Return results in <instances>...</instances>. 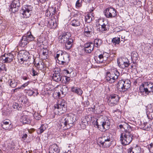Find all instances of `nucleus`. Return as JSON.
Segmentation results:
<instances>
[{
    "label": "nucleus",
    "instance_id": "nucleus-1",
    "mask_svg": "<svg viewBox=\"0 0 153 153\" xmlns=\"http://www.w3.org/2000/svg\"><path fill=\"white\" fill-rule=\"evenodd\" d=\"M119 126L123 131L120 136L122 144L124 145H128L131 142L133 137L131 132L132 130L131 126L128 124L125 123L123 124H120Z\"/></svg>",
    "mask_w": 153,
    "mask_h": 153
},
{
    "label": "nucleus",
    "instance_id": "nucleus-2",
    "mask_svg": "<svg viewBox=\"0 0 153 153\" xmlns=\"http://www.w3.org/2000/svg\"><path fill=\"white\" fill-rule=\"evenodd\" d=\"M75 120V116L74 115L72 114L64 115L59 120V127L63 130L69 129L73 126Z\"/></svg>",
    "mask_w": 153,
    "mask_h": 153
},
{
    "label": "nucleus",
    "instance_id": "nucleus-3",
    "mask_svg": "<svg viewBox=\"0 0 153 153\" xmlns=\"http://www.w3.org/2000/svg\"><path fill=\"white\" fill-rule=\"evenodd\" d=\"M55 58L57 59V62L59 64L62 65L68 64L70 59L68 53L61 51H59L57 52Z\"/></svg>",
    "mask_w": 153,
    "mask_h": 153
},
{
    "label": "nucleus",
    "instance_id": "nucleus-4",
    "mask_svg": "<svg viewBox=\"0 0 153 153\" xmlns=\"http://www.w3.org/2000/svg\"><path fill=\"white\" fill-rule=\"evenodd\" d=\"M54 111L56 114L60 115L63 113L66 110V103L65 100H59L56 104L54 105Z\"/></svg>",
    "mask_w": 153,
    "mask_h": 153
},
{
    "label": "nucleus",
    "instance_id": "nucleus-5",
    "mask_svg": "<svg viewBox=\"0 0 153 153\" xmlns=\"http://www.w3.org/2000/svg\"><path fill=\"white\" fill-rule=\"evenodd\" d=\"M130 86L131 82L128 79H123L119 80L117 85L119 90L123 92L127 91L130 88Z\"/></svg>",
    "mask_w": 153,
    "mask_h": 153
},
{
    "label": "nucleus",
    "instance_id": "nucleus-6",
    "mask_svg": "<svg viewBox=\"0 0 153 153\" xmlns=\"http://www.w3.org/2000/svg\"><path fill=\"white\" fill-rule=\"evenodd\" d=\"M34 37L30 32H28L26 34H25L22 38L19 43V46L24 47L28 44L29 42L34 40Z\"/></svg>",
    "mask_w": 153,
    "mask_h": 153
},
{
    "label": "nucleus",
    "instance_id": "nucleus-7",
    "mask_svg": "<svg viewBox=\"0 0 153 153\" xmlns=\"http://www.w3.org/2000/svg\"><path fill=\"white\" fill-rule=\"evenodd\" d=\"M107 102L108 104L111 106L117 104L120 99L119 96L115 94H107Z\"/></svg>",
    "mask_w": 153,
    "mask_h": 153
},
{
    "label": "nucleus",
    "instance_id": "nucleus-8",
    "mask_svg": "<svg viewBox=\"0 0 153 153\" xmlns=\"http://www.w3.org/2000/svg\"><path fill=\"white\" fill-rule=\"evenodd\" d=\"M119 75V73L117 70L114 73L108 72L106 73V80L109 83H112L118 79Z\"/></svg>",
    "mask_w": 153,
    "mask_h": 153
},
{
    "label": "nucleus",
    "instance_id": "nucleus-9",
    "mask_svg": "<svg viewBox=\"0 0 153 153\" xmlns=\"http://www.w3.org/2000/svg\"><path fill=\"white\" fill-rule=\"evenodd\" d=\"M33 9L31 5H25L23 6L20 10V13L25 18H28L30 15Z\"/></svg>",
    "mask_w": 153,
    "mask_h": 153
},
{
    "label": "nucleus",
    "instance_id": "nucleus-10",
    "mask_svg": "<svg viewBox=\"0 0 153 153\" xmlns=\"http://www.w3.org/2000/svg\"><path fill=\"white\" fill-rule=\"evenodd\" d=\"M29 54L28 52L25 50H22L20 51L18 59L21 64L23 63L25 61H29V59L30 58Z\"/></svg>",
    "mask_w": 153,
    "mask_h": 153
},
{
    "label": "nucleus",
    "instance_id": "nucleus-11",
    "mask_svg": "<svg viewBox=\"0 0 153 153\" xmlns=\"http://www.w3.org/2000/svg\"><path fill=\"white\" fill-rule=\"evenodd\" d=\"M117 62L119 66L123 69L127 68L130 65L128 60L126 57L120 58L118 59Z\"/></svg>",
    "mask_w": 153,
    "mask_h": 153
},
{
    "label": "nucleus",
    "instance_id": "nucleus-12",
    "mask_svg": "<svg viewBox=\"0 0 153 153\" xmlns=\"http://www.w3.org/2000/svg\"><path fill=\"white\" fill-rule=\"evenodd\" d=\"M70 37L71 34L69 32L63 33L59 36V41L60 43H64L66 42Z\"/></svg>",
    "mask_w": 153,
    "mask_h": 153
},
{
    "label": "nucleus",
    "instance_id": "nucleus-13",
    "mask_svg": "<svg viewBox=\"0 0 153 153\" xmlns=\"http://www.w3.org/2000/svg\"><path fill=\"white\" fill-rule=\"evenodd\" d=\"M20 6V4L19 0H13L10 5V10L13 12L14 13L18 10L19 7Z\"/></svg>",
    "mask_w": 153,
    "mask_h": 153
},
{
    "label": "nucleus",
    "instance_id": "nucleus-14",
    "mask_svg": "<svg viewBox=\"0 0 153 153\" xmlns=\"http://www.w3.org/2000/svg\"><path fill=\"white\" fill-rule=\"evenodd\" d=\"M140 128L147 131L153 130V122H144L140 126Z\"/></svg>",
    "mask_w": 153,
    "mask_h": 153
},
{
    "label": "nucleus",
    "instance_id": "nucleus-15",
    "mask_svg": "<svg viewBox=\"0 0 153 153\" xmlns=\"http://www.w3.org/2000/svg\"><path fill=\"white\" fill-rule=\"evenodd\" d=\"M68 90V88L67 86L66 85H63L60 91H58L55 92V94L57 95L58 97H62L65 95Z\"/></svg>",
    "mask_w": 153,
    "mask_h": 153
},
{
    "label": "nucleus",
    "instance_id": "nucleus-16",
    "mask_svg": "<svg viewBox=\"0 0 153 153\" xmlns=\"http://www.w3.org/2000/svg\"><path fill=\"white\" fill-rule=\"evenodd\" d=\"M14 58V56L12 53H8L7 54H5L1 57L4 63L10 62H11Z\"/></svg>",
    "mask_w": 153,
    "mask_h": 153
},
{
    "label": "nucleus",
    "instance_id": "nucleus-17",
    "mask_svg": "<svg viewBox=\"0 0 153 153\" xmlns=\"http://www.w3.org/2000/svg\"><path fill=\"white\" fill-rule=\"evenodd\" d=\"M94 44L92 42H88L85 45L84 48L82 50L83 51L86 53H90L93 50Z\"/></svg>",
    "mask_w": 153,
    "mask_h": 153
},
{
    "label": "nucleus",
    "instance_id": "nucleus-18",
    "mask_svg": "<svg viewBox=\"0 0 153 153\" xmlns=\"http://www.w3.org/2000/svg\"><path fill=\"white\" fill-rule=\"evenodd\" d=\"M105 19H100L98 21V25L99 27L97 28V30L99 32L104 33L105 30V25L104 23Z\"/></svg>",
    "mask_w": 153,
    "mask_h": 153
},
{
    "label": "nucleus",
    "instance_id": "nucleus-19",
    "mask_svg": "<svg viewBox=\"0 0 153 153\" xmlns=\"http://www.w3.org/2000/svg\"><path fill=\"white\" fill-rule=\"evenodd\" d=\"M106 17L108 18H111L115 17L116 16V11L113 8L110 7L107 8L106 9Z\"/></svg>",
    "mask_w": 153,
    "mask_h": 153
},
{
    "label": "nucleus",
    "instance_id": "nucleus-20",
    "mask_svg": "<svg viewBox=\"0 0 153 153\" xmlns=\"http://www.w3.org/2000/svg\"><path fill=\"white\" fill-rule=\"evenodd\" d=\"M49 151V153H59L60 150L56 144H53L50 146Z\"/></svg>",
    "mask_w": 153,
    "mask_h": 153
},
{
    "label": "nucleus",
    "instance_id": "nucleus-21",
    "mask_svg": "<svg viewBox=\"0 0 153 153\" xmlns=\"http://www.w3.org/2000/svg\"><path fill=\"white\" fill-rule=\"evenodd\" d=\"M11 124L10 120H4L1 122V127L5 129L11 130Z\"/></svg>",
    "mask_w": 153,
    "mask_h": 153
},
{
    "label": "nucleus",
    "instance_id": "nucleus-22",
    "mask_svg": "<svg viewBox=\"0 0 153 153\" xmlns=\"http://www.w3.org/2000/svg\"><path fill=\"white\" fill-rule=\"evenodd\" d=\"M140 92L141 93L144 94L145 93L147 95H149L148 89L147 88L146 82L144 83V84H142L140 86L139 88Z\"/></svg>",
    "mask_w": 153,
    "mask_h": 153
},
{
    "label": "nucleus",
    "instance_id": "nucleus-23",
    "mask_svg": "<svg viewBox=\"0 0 153 153\" xmlns=\"http://www.w3.org/2000/svg\"><path fill=\"white\" fill-rule=\"evenodd\" d=\"M48 54V51L46 49H41L39 51V56L42 59H45L47 58Z\"/></svg>",
    "mask_w": 153,
    "mask_h": 153
},
{
    "label": "nucleus",
    "instance_id": "nucleus-24",
    "mask_svg": "<svg viewBox=\"0 0 153 153\" xmlns=\"http://www.w3.org/2000/svg\"><path fill=\"white\" fill-rule=\"evenodd\" d=\"M129 149H131L132 153H144V150L140 146H137L135 147H131Z\"/></svg>",
    "mask_w": 153,
    "mask_h": 153
},
{
    "label": "nucleus",
    "instance_id": "nucleus-25",
    "mask_svg": "<svg viewBox=\"0 0 153 153\" xmlns=\"http://www.w3.org/2000/svg\"><path fill=\"white\" fill-rule=\"evenodd\" d=\"M48 25L51 28H56L57 26V25L55 19H50L48 21Z\"/></svg>",
    "mask_w": 153,
    "mask_h": 153
},
{
    "label": "nucleus",
    "instance_id": "nucleus-26",
    "mask_svg": "<svg viewBox=\"0 0 153 153\" xmlns=\"http://www.w3.org/2000/svg\"><path fill=\"white\" fill-rule=\"evenodd\" d=\"M92 29L90 25L86 26L85 28V34L87 36H89L92 33Z\"/></svg>",
    "mask_w": 153,
    "mask_h": 153
},
{
    "label": "nucleus",
    "instance_id": "nucleus-27",
    "mask_svg": "<svg viewBox=\"0 0 153 153\" xmlns=\"http://www.w3.org/2000/svg\"><path fill=\"white\" fill-rule=\"evenodd\" d=\"M34 65L37 68L40 70H43L46 67V65L44 64V63L42 61H39L37 63L35 62Z\"/></svg>",
    "mask_w": 153,
    "mask_h": 153
},
{
    "label": "nucleus",
    "instance_id": "nucleus-28",
    "mask_svg": "<svg viewBox=\"0 0 153 153\" xmlns=\"http://www.w3.org/2000/svg\"><path fill=\"white\" fill-rule=\"evenodd\" d=\"M71 91L72 92L79 95H81L83 93L82 90L78 87H72L71 88Z\"/></svg>",
    "mask_w": 153,
    "mask_h": 153
},
{
    "label": "nucleus",
    "instance_id": "nucleus-29",
    "mask_svg": "<svg viewBox=\"0 0 153 153\" xmlns=\"http://www.w3.org/2000/svg\"><path fill=\"white\" fill-rule=\"evenodd\" d=\"M73 42V40L72 39L70 38L67 40L66 42H65L66 48L67 50H69L72 46Z\"/></svg>",
    "mask_w": 153,
    "mask_h": 153
},
{
    "label": "nucleus",
    "instance_id": "nucleus-30",
    "mask_svg": "<svg viewBox=\"0 0 153 153\" xmlns=\"http://www.w3.org/2000/svg\"><path fill=\"white\" fill-rule=\"evenodd\" d=\"M52 79L54 81L57 82L61 81L62 77L60 74H53L52 76Z\"/></svg>",
    "mask_w": 153,
    "mask_h": 153
},
{
    "label": "nucleus",
    "instance_id": "nucleus-31",
    "mask_svg": "<svg viewBox=\"0 0 153 153\" xmlns=\"http://www.w3.org/2000/svg\"><path fill=\"white\" fill-rule=\"evenodd\" d=\"M9 85L12 88L15 87L17 85V82L16 80L14 79H10L7 82Z\"/></svg>",
    "mask_w": 153,
    "mask_h": 153
},
{
    "label": "nucleus",
    "instance_id": "nucleus-32",
    "mask_svg": "<svg viewBox=\"0 0 153 153\" xmlns=\"http://www.w3.org/2000/svg\"><path fill=\"white\" fill-rule=\"evenodd\" d=\"M106 134L107 135V136L108 137V135L109 138L108 137L107 138V139H106V147H109L112 144V141L111 140V139H110V135L111 136V134H110L109 135L108 133L106 132Z\"/></svg>",
    "mask_w": 153,
    "mask_h": 153
},
{
    "label": "nucleus",
    "instance_id": "nucleus-33",
    "mask_svg": "<svg viewBox=\"0 0 153 153\" xmlns=\"http://www.w3.org/2000/svg\"><path fill=\"white\" fill-rule=\"evenodd\" d=\"M21 121L23 124H28L30 123V120L27 116L24 115L21 117Z\"/></svg>",
    "mask_w": 153,
    "mask_h": 153
},
{
    "label": "nucleus",
    "instance_id": "nucleus-34",
    "mask_svg": "<svg viewBox=\"0 0 153 153\" xmlns=\"http://www.w3.org/2000/svg\"><path fill=\"white\" fill-rule=\"evenodd\" d=\"M146 83L149 94L151 92L153 93V83L151 82H147Z\"/></svg>",
    "mask_w": 153,
    "mask_h": 153
},
{
    "label": "nucleus",
    "instance_id": "nucleus-35",
    "mask_svg": "<svg viewBox=\"0 0 153 153\" xmlns=\"http://www.w3.org/2000/svg\"><path fill=\"white\" fill-rule=\"evenodd\" d=\"M149 111L147 116L149 119L152 120L153 119V107L149 109Z\"/></svg>",
    "mask_w": 153,
    "mask_h": 153
},
{
    "label": "nucleus",
    "instance_id": "nucleus-36",
    "mask_svg": "<svg viewBox=\"0 0 153 153\" xmlns=\"http://www.w3.org/2000/svg\"><path fill=\"white\" fill-rule=\"evenodd\" d=\"M71 24L73 26L76 27L80 25V22L78 19H74L71 21Z\"/></svg>",
    "mask_w": 153,
    "mask_h": 153
},
{
    "label": "nucleus",
    "instance_id": "nucleus-37",
    "mask_svg": "<svg viewBox=\"0 0 153 153\" xmlns=\"http://www.w3.org/2000/svg\"><path fill=\"white\" fill-rule=\"evenodd\" d=\"M46 129V128L44 124H42L40 128L38 129L37 133L39 134H41L43 133Z\"/></svg>",
    "mask_w": 153,
    "mask_h": 153
},
{
    "label": "nucleus",
    "instance_id": "nucleus-38",
    "mask_svg": "<svg viewBox=\"0 0 153 153\" xmlns=\"http://www.w3.org/2000/svg\"><path fill=\"white\" fill-rule=\"evenodd\" d=\"M102 42L101 39H96L94 41V44L95 45L96 47H98L102 44Z\"/></svg>",
    "mask_w": 153,
    "mask_h": 153
},
{
    "label": "nucleus",
    "instance_id": "nucleus-39",
    "mask_svg": "<svg viewBox=\"0 0 153 153\" xmlns=\"http://www.w3.org/2000/svg\"><path fill=\"white\" fill-rule=\"evenodd\" d=\"M90 120V118L88 117V116H86L85 117H83L82 119L81 123H82V125L83 124L85 125H86L88 124V120Z\"/></svg>",
    "mask_w": 153,
    "mask_h": 153
},
{
    "label": "nucleus",
    "instance_id": "nucleus-40",
    "mask_svg": "<svg viewBox=\"0 0 153 153\" xmlns=\"http://www.w3.org/2000/svg\"><path fill=\"white\" fill-rule=\"evenodd\" d=\"M97 142L98 144L100 143L102 145L101 146L103 147L105 142V138L104 137H100L98 138Z\"/></svg>",
    "mask_w": 153,
    "mask_h": 153
},
{
    "label": "nucleus",
    "instance_id": "nucleus-41",
    "mask_svg": "<svg viewBox=\"0 0 153 153\" xmlns=\"http://www.w3.org/2000/svg\"><path fill=\"white\" fill-rule=\"evenodd\" d=\"M111 42L115 45L119 44L120 42V37L114 38L112 39Z\"/></svg>",
    "mask_w": 153,
    "mask_h": 153
},
{
    "label": "nucleus",
    "instance_id": "nucleus-42",
    "mask_svg": "<svg viewBox=\"0 0 153 153\" xmlns=\"http://www.w3.org/2000/svg\"><path fill=\"white\" fill-rule=\"evenodd\" d=\"M7 71L6 65L2 63H0V72Z\"/></svg>",
    "mask_w": 153,
    "mask_h": 153
},
{
    "label": "nucleus",
    "instance_id": "nucleus-43",
    "mask_svg": "<svg viewBox=\"0 0 153 153\" xmlns=\"http://www.w3.org/2000/svg\"><path fill=\"white\" fill-rule=\"evenodd\" d=\"M97 63H102L103 61V56L102 54L100 55L97 58Z\"/></svg>",
    "mask_w": 153,
    "mask_h": 153
},
{
    "label": "nucleus",
    "instance_id": "nucleus-44",
    "mask_svg": "<svg viewBox=\"0 0 153 153\" xmlns=\"http://www.w3.org/2000/svg\"><path fill=\"white\" fill-rule=\"evenodd\" d=\"M108 55H106V56H107V59L106 61V64H108L112 60H113V58L112 57H111L110 55L109 56V54L107 53Z\"/></svg>",
    "mask_w": 153,
    "mask_h": 153
},
{
    "label": "nucleus",
    "instance_id": "nucleus-45",
    "mask_svg": "<svg viewBox=\"0 0 153 153\" xmlns=\"http://www.w3.org/2000/svg\"><path fill=\"white\" fill-rule=\"evenodd\" d=\"M105 125V122H102L101 125H100L99 129L102 131H105L104 126Z\"/></svg>",
    "mask_w": 153,
    "mask_h": 153
},
{
    "label": "nucleus",
    "instance_id": "nucleus-46",
    "mask_svg": "<svg viewBox=\"0 0 153 153\" xmlns=\"http://www.w3.org/2000/svg\"><path fill=\"white\" fill-rule=\"evenodd\" d=\"M92 18L89 15H87L85 16V20L86 22L90 23L92 20Z\"/></svg>",
    "mask_w": 153,
    "mask_h": 153
},
{
    "label": "nucleus",
    "instance_id": "nucleus-47",
    "mask_svg": "<svg viewBox=\"0 0 153 153\" xmlns=\"http://www.w3.org/2000/svg\"><path fill=\"white\" fill-rule=\"evenodd\" d=\"M82 1L81 0H78L76 3V6L77 7H79L82 6Z\"/></svg>",
    "mask_w": 153,
    "mask_h": 153
},
{
    "label": "nucleus",
    "instance_id": "nucleus-48",
    "mask_svg": "<svg viewBox=\"0 0 153 153\" xmlns=\"http://www.w3.org/2000/svg\"><path fill=\"white\" fill-rule=\"evenodd\" d=\"M33 117L35 119L38 120H40L41 117V116L38 113H34L33 114Z\"/></svg>",
    "mask_w": 153,
    "mask_h": 153
},
{
    "label": "nucleus",
    "instance_id": "nucleus-49",
    "mask_svg": "<svg viewBox=\"0 0 153 153\" xmlns=\"http://www.w3.org/2000/svg\"><path fill=\"white\" fill-rule=\"evenodd\" d=\"M148 148L150 152L153 153V144L151 143L148 146Z\"/></svg>",
    "mask_w": 153,
    "mask_h": 153
},
{
    "label": "nucleus",
    "instance_id": "nucleus-50",
    "mask_svg": "<svg viewBox=\"0 0 153 153\" xmlns=\"http://www.w3.org/2000/svg\"><path fill=\"white\" fill-rule=\"evenodd\" d=\"M60 69L59 68H55L53 70L54 74H60Z\"/></svg>",
    "mask_w": 153,
    "mask_h": 153
},
{
    "label": "nucleus",
    "instance_id": "nucleus-51",
    "mask_svg": "<svg viewBox=\"0 0 153 153\" xmlns=\"http://www.w3.org/2000/svg\"><path fill=\"white\" fill-rule=\"evenodd\" d=\"M34 93V92L31 90H28L27 91V93L30 96H31Z\"/></svg>",
    "mask_w": 153,
    "mask_h": 153
},
{
    "label": "nucleus",
    "instance_id": "nucleus-52",
    "mask_svg": "<svg viewBox=\"0 0 153 153\" xmlns=\"http://www.w3.org/2000/svg\"><path fill=\"white\" fill-rule=\"evenodd\" d=\"M63 78V80L64 79H65L66 80V81L65 82V83H67L70 80V78L69 77H67L66 76H63L62 77Z\"/></svg>",
    "mask_w": 153,
    "mask_h": 153
},
{
    "label": "nucleus",
    "instance_id": "nucleus-53",
    "mask_svg": "<svg viewBox=\"0 0 153 153\" xmlns=\"http://www.w3.org/2000/svg\"><path fill=\"white\" fill-rule=\"evenodd\" d=\"M29 83H30V82L28 81V82L25 83L22 85L20 87H21V88H22V87H25L27 86L29 84Z\"/></svg>",
    "mask_w": 153,
    "mask_h": 153
},
{
    "label": "nucleus",
    "instance_id": "nucleus-54",
    "mask_svg": "<svg viewBox=\"0 0 153 153\" xmlns=\"http://www.w3.org/2000/svg\"><path fill=\"white\" fill-rule=\"evenodd\" d=\"M32 71L33 76H35L37 75L38 73L36 71H35L33 68H32Z\"/></svg>",
    "mask_w": 153,
    "mask_h": 153
},
{
    "label": "nucleus",
    "instance_id": "nucleus-55",
    "mask_svg": "<svg viewBox=\"0 0 153 153\" xmlns=\"http://www.w3.org/2000/svg\"><path fill=\"white\" fill-rule=\"evenodd\" d=\"M107 126L106 128L108 129L109 128V127L110 125V123L108 120H106V125Z\"/></svg>",
    "mask_w": 153,
    "mask_h": 153
},
{
    "label": "nucleus",
    "instance_id": "nucleus-56",
    "mask_svg": "<svg viewBox=\"0 0 153 153\" xmlns=\"http://www.w3.org/2000/svg\"><path fill=\"white\" fill-rule=\"evenodd\" d=\"M51 8H49L48 10H47L45 14L46 15V16H48V11H50V10H51ZM52 9H53V8H52ZM49 16H50V15H51V13H50V11H49Z\"/></svg>",
    "mask_w": 153,
    "mask_h": 153
},
{
    "label": "nucleus",
    "instance_id": "nucleus-57",
    "mask_svg": "<svg viewBox=\"0 0 153 153\" xmlns=\"http://www.w3.org/2000/svg\"><path fill=\"white\" fill-rule=\"evenodd\" d=\"M27 137V135L26 134H24L23 135V136L22 137V138L23 140H25L26 138Z\"/></svg>",
    "mask_w": 153,
    "mask_h": 153
},
{
    "label": "nucleus",
    "instance_id": "nucleus-58",
    "mask_svg": "<svg viewBox=\"0 0 153 153\" xmlns=\"http://www.w3.org/2000/svg\"><path fill=\"white\" fill-rule=\"evenodd\" d=\"M20 88H21V87H18V88H15L13 90V92H16L19 89H20Z\"/></svg>",
    "mask_w": 153,
    "mask_h": 153
},
{
    "label": "nucleus",
    "instance_id": "nucleus-59",
    "mask_svg": "<svg viewBox=\"0 0 153 153\" xmlns=\"http://www.w3.org/2000/svg\"><path fill=\"white\" fill-rule=\"evenodd\" d=\"M18 105V104L16 103L15 104H14L13 105V107L14 108H18L17 107V106Z\"/></svg>",
    "mask_w": 153,
    "mask_h": 153
},
{
    "label": "nucleus",
    "instance_id": "nucleus-60",
    "mask_svg": "<svg viewBox=\"0 0 153 153\" xmlns=\"http://www.w3.org/2000/svg\"><path fill=\"white\" fill-rule=\"evenodd\" d=\"M95 125L97 126V127L98 128H99V126L100 125H98V122L97 121L95 123Z\"/></svg>",
    "mask_w": 153,
    "mask_h": 153
},
{
    "label": "nucleus",
    "instance_id": "nucleus-61",
    "mask_svg": "<svg viewBox=\"0 0 153 153\" xmlns=\"http://www.w3.org/2000/svg\"><path fill=\"white\" fill-rule=\"evenodd\" d=\"M111 91H112V89H111V88H110V87H108V88H107V93L108 94V93H109V92H110Z\"/></svg>",
    "mask_w": 153,
    "mask_h": 153
},
{
    "label": "nucleus",
    "instance_id": "nucleus-62",
    "mask_svg": "<svg viewBox=\"0 0 153 153\" xmlns=\"http://www.w3.org/2000/svg\"><path fill=\"white\" fill-rule=\"evenodd\" d=\"M84 1L86 3H89L91 0H82Z\"/></svg>",
    "mask_w": 153,
    "mask_h": 153
},
{
    "label": "nucleus",
    "instance_id": "nucleus-63",
    "mask_svg": "<svg viewBox=\"0 0 153 153\" xmlns=\"http://www.w3.org/2000/svg\"><path fill=\"white\" fill-rule=\"evenodd\" d=\"M64 71L65 73L67 74H69L70 73L69 71L67 70H65Z\"/></svg>",
    "mask_w": 153,
    "mask_h": 153
},
{
    "label": "nucleus",
    "instance_id": "nucleus-64",
    "mask_svg": "<svg viewBox=\"0 0 153 153\" xmlns=\"http://www.w3.org/2000/svg\"><path fill=\"white\" fill-rule=\"evenodd\" d=\"M116 111H118V112H120V111L119 110H118V109H117V110H114V111H113V112H114H114H116Z\"/></svg>",
    "mask_w": 153,
    "mask_h": 153
}]
</instances>
